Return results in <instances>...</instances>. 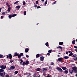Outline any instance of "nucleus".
<instances>
[{
	"label": "nucleus",
	"mask_w": 77,
	"mask_h": 77,
	"mask_svg": "<svg viewBox=\"0 0 77 77\" xmlns=\"http://www.w3.org/2000/svg\"><path fill=\"white\" fill-rule=\"evenodd\" d=\"M29 49L26 48L25 50V51L26 53H27V52H28L29 51Z\"/></svg>",
	"instance_id": "ddd939ff"
},
{
	"label": "nucleus",
	"mask_w": 77,
	"mask_h": 77,
	"mask_svg": "<svg viewBox=\"0 0 77 77\" xmlns=\"http://www.w3.org/2000/svg\"><path fill=\"white\" fill-rule=\"evenodd\" d=\"M3 56L2 55H0V58H3Z\"/></svg>",
	"instance_id": "4c0bfd02"
},
{
	"label": "nucleus",
	"mask_w": 77,
	"mask_h": 77,
	"mask_svg": "<svg viewBox=\"0 0 77 77\" xmlns=\"http://www.w3.org/2000/svg\"><path fill=\"white\" fill-rule=\"evenodd\" d=\"M11 8V7H10V8H8V12H9L10 11H11V10H10Z\"/></svg>",
	"instance_id": "bb28decb"
},
{
	"label": "nucleus",
	"mask_w": 77,
	"mask_h": 77,
	"mask_svg": "<svg viewBox=\"0 0 77 77\" xmlns=\"http://www.w3.org/2000/svg\"><path fill=\"white\" fill-rule=\"evenodd\" d=\"M53 51L52 50H49L48 51V52L51 53V52Z\"/></svg>",
	"instance_id": "a878e982"
},
{
	"label": "nucleus",
	"mask_w": 77,
	"mask_h": 77,
	"mask_svg": "<svg viewBox=\"0 0 77 77\" xmlns=\"http://www.w3.org/2000/svg\"><path fill=\"white\" fill-rule=\"evenodd\" d=\"M4 17L3 16H2L1 17V19H3V18Z\"/></svg>",
	"instance_id": "49530a36"
},
{
	"label": "nucleus",
	"mask_w": 77,
	"mask_h": 77,
	"mask_svg": "<svg viewBox=\"0 0 77 77\" xmlns=\"http://www.w3.org/2000/svg\"><path fill=\"white\" fill-rule=\"evenodd\" d=\"M24 55V54L23 53H20V54H19L18 55V58H20V57H21V56H23Z\"/></svg>",
	"instance_id": "6e6552de"
},
{
	"label": "nucleus",
	"mask_w": 77,
	"mask_h": 77,
	"mask_svg": "<svg viewBox=\"0 0 77 77\" xmlns=\"http://www.w3.org/2000/svg\"><path fill=\"white\" fill-rule=\"evenodd\" d=\"M47 0H46L45 3V5H47Z\"/></svg>",
	"instance_id": "79ce46f5"
},
{
	"label": "nucleus",
	"mask_w": 77,
	"mask_h": 77,
	"mask_svg": "<svg viewBox=\"0 0 77 77\" xmlns=\"http://www.w3.org/2000/svg\"><path fill=\"white\" fill-rule=\"evenodd\" d=\"M59 45H62L63 44V42H60L59 43Z\"/></svg>",
	"instance_id": "a211bd4d"
},
{
	"label": "nucleus",
	"mask_w": 77,
	"mask_h": 77,
	"mask_svg": "<svg viewBox=\"0 0 77 77\" xmlns=\"http://www.w3.org/2000/svg\"><path fill=\"white\" fill-rule=\"evenodd\" d=\"M56 69H57L58 71L60 72H63V70L61 68H60L59 67H58L56 68Z\"/></svg>",
	"instance_id": "f03ea898"
},
{
	"label": "nucleus",
	"mask_w": 77,
	"mask_h": 77,
	"mask_svg": "<svg viewBox=\"0 0 77 77\" xmlns=\"http://www.w3.org/2000/svg\"><path fill=\"white\" fill-rule=\"evenodd\" d=\"M5 12H4L2 13V15H5Z\"/></svg>",
	"instance_id": "c9c22d12"
},
{
	"label": "nucleus",
	"mask_w": 77,
	"mask_h": 77,
	"mask_svg": "<svg viewBox=\"0 0 77 77\" xmlns=\"http://www.w3.org/2000/svg\"><path fill=\"white\" fill-rule=\"evenodd\" d=\"M47 55H48V56H50V54L49 53H48L47 54Z\"/></svg>",
	"instance_id": "8fccbe9b"
},
{
	"label": "nucleus",
	"mask_w": 77,
	"mask_h": 77,
	"mask_svg": "<svg viewBox=\"0 0 77 77\" xmlns=\"http://www.w3.org/2000/svg\"><path fill=\"white\" fill-rule=\"evenodd\" d=\"M18 55V54L17 53V52L15 53L14 54V56H17Z\"/></svg>",
	"instance_id": "4be33fe9"
},
{
	"label": "nucleus",
	"mask_w": 77,
	"mask_h": 77,
	"mask_svg": "<svg viewBox=\"0 0 77 77\" xmlns=\"http://www.w3.org/2000/svg\"><path fill=\"white\" fill-rule=\"evenodd\" d=\"M41 1H42V2H44V0H41Z\"/></svg>",
	"instance_id": "0e129e2a"
},
{
	"label": "nucleus",
	"mask_w": 77,
	"mask_h": 77,
	"mask_svg": "<svg viewBox=\"0 0 77 77\" xmlns=\"http://www.w3.org/2000/svg\"><path fill=\"white\" fill-rule=\"evenodd\" d=\"M1 11H2V8H0V12H1Z\"/></svg>",
	"instance_id": "6e6d98bb"
},
{
	"label": "nucleus",
	"mask_w": 77,
	"mask_h": 77,
	"mask_svg": "<svg viewBox=\"0 0 77 77\" xmlns=\"http://www.w3.org/2000/svg\"><path fill=\"white\" fill-rule=\"evenodd\" d=\"M72 55H73V53L72 52H71V53L69 54V56H72Z\"/></svg>",
	"instance_id": "dca6fc26"
},
{
	"label": "nucleus",
	"mask_w": 77,
	"mask_h": 77,
	"mask_svg": "<svg viewBox=\"0 0 77 77\" xmlns=\"http://www.w3.org/2000/svg\"><path fill=\"white\" fill-rule=\"evenodd\" d=\"M20 60L21 61L20 63V64H21V63H23V60H22V59Z\"/></svg>",
	"instance_id": "7c9ffc66"
},
{
	"label": "nucleus",
	"mask_w": 77,
	"mask_h": 77,
	"mask_svg": "<svg viewBox=\"0 0 77 77\" xmlns=\"http://www.w3.org/2000/svg\"><path fill=\"white\" fill-rule=\"evenodd\" d=\"M75 51H77V49H75Z\"/></svg>",
	"instance_id": "338daca9"
},
{
	"label": "nucleus",
	"mask_w": 77,
	"mask_h": 77,
	"mask_svg": "<svg viewBox=\"0 0 77 77\" xmlns=\"http://www.w3.org/2000/svg\"><path fill=\"white\" fill-rule=\"evenodd\" d=\"M38 3H39V2L38 1H36V3L37 5H38Z\"/></svg>",
	"instance_id": "a18cd8bd"
},
{
	"label": "nucleus",
	"mask_w": 77,
	"mask_h": 77,
	"mask_svg": "<svg viewBox=\"0 0 77 77\" xmlns=\"http://www.w3.org/2000/svg\"><path fill=\"white\" fill-rule=\"evenodd\" d=\"M29 61H26V65H28V64H29Z\"/></svg>",
	"instance_id": "b1692460"
},
{
	"label": "nucleus",
	"mask_w": 77,
	"mask_h": 77,
	"mask_svg": "<svg viewBox=\"0 0 77 77\" xmlns=\"http://www.w3.org/2000/svg\"><path fill=\"white\" fill-rule=\"evenodd\" d=\"M58 60L59 62H61V61H62V60H63V58L62 57L59 58Z\"/></svg>",
	"instance_id": "9b49d317"
},
{
	"label": "nucleus",
	"mask_w": 77,
	"mask_h": 77,
	"mask_svg": "<svg viewBox=\"0 0 77 77\" xmlns=\"http://www.w3.org/2000/svg\"><path fill=\"white\" fill-rule=\"evenodd\" d=\"M62 69L63 70H66V69H67L65 67H62Z\"/></svg>",
	"instance_id": "4468645a"
},
{
	"label": "nucleus",
	"mask_w": 77,
	"mask_h": 77,
	"mask_svg": "<svg viewBox=\"0 0 77 77\" xmlns=\"http://www.w3.org/2000/svg\"><path fill=\"white\" fill-rule=\"evenodd\" d=\"M58 54H60L61 53L59 52V53H58Z\"/></svg>",
	"instance_id": "69168bd1"
},
{
	"label": "nucleus",
	"mask_w": 77,
	"mask_h": 77,
	"mask_svg": "<svg viewBox=\"0 0 77 77\" xmlns=\"http://www.w3.org/2000/svg\"><path fill=\"white\" fill-rule=\"evenodd\" d=\"M43 75L45 76V74L44 73V74H43Z\"/></svg>",
	"instance_id": "680f3d73"
},
{
	"label": "nucleus",
	"mask_w": 77,
	"mask_h": 77,
	"mask_svg": "<svg viewBox=\"0 0 77 77\" xmlns=\"http://www.w3.org/2000/svg\"><path fill=\"white\" fill-rule=\"evenodd\" d=\"M57 48H59L60 49H61V51L62 50V48L60 46H59Z\"/></svg>",
	"instance_id": "2eb2a0df"
},
{
	"label": "nucleus",
	"mask_w": 77,
	"mask_h": 77,
	"mask_svg": "<svg viewBox=\"0 0 77 77\" xmlns=\"http://www.w3.org/2000/svg\"><path fill=\"white\" fill-rule=\"evenodd\" d=\"M37 71H41V69L40 68H38L36 69Z\"/></svg>",
	"instance_id": "cd10ccee"
},
{
	"label": "nucleus",
	"mask_w": 77,
	"mask_h": 77,
	"mask_svg": "<svg viewBox=\"0 0 77 77\" xmlns=\"http://www.w3.org/2000/svg\"><path fill=\"white\" fill-rule=\"evenodd\" d=\"M57 56H58V57H60V55H57Z\"/></svg>",
	"instance_id": "052dcab7"
},
{
	"label": "nucleus",
	"mask_w": 77,
	"mask_h": 77,
	"mask_svg": "<svg viewBox=\"0 0 77 77\" xmlns=\"http://www.w3.org/2000/svg\"><path fill=\"white\" fill-rule=\"evenodd\" d=\"M75 41H76V42H77V39H76L75 40Z\"/></svg>",
	"instance_id": "774afa93"
},
{
	"label": "nucleus",
	"mask_w": 77,
	"mask_h": 77,
	"mask_svg": "<svg viewBox=\"0 0 77 77\" xmlns=\"http://www.w3.org/2000/svg\"><path fill=\"white\" fill-rule=\"evenodd\" d=\"M45 45L47 46V47H49V45H48V42H47L46 43Z\"/></svg>",
	"instance_id": "412c9836"
},
{
	"label": "nucleus",
	"mask_w": 77,
	"mask_h": 77,
	"mask_svg": "<svg viewBox=\"0 0 77 77\" xmlns=\"http://www.w3.org/2000/svg\"><path fill=\"white\" fill-rule=\"evenodd\" d=\"M9 3H7L6 4V5L7 6L8 5H9Z\"/></svg>",
	"instance_id": "4d7b16f0"
},
{
	"label": "nucleus",
	"mask_w": 77,
	"mask_h": 77,
	"mask_svg": "<svg viewBox=\"0 0 77 77\" xmlns=\"http://www.w3.org/2000/svg\"><path fill=\"white\" fill-rule=\"evenodd\" d=\"M53 3L54 4H56V1L54 2Z\"/></svg>",
	"instance_id": "5fc2aeb1"
},
{
	"label": "nucleus",
	"mask_w": 77,
	"mask_h": 77,
	"mask_svg": "<svg viewBox=\"0 0 77 77\" xmlns=\"http://www.w3.org/2000/svg\"><path fill=\"white\" fill-rule=\"evenodd\" d=\"M63 58L65 59H67L69 58V57L68 56H65L63 57Z\"/></svg>",
	"instance_id": "aec40b11"
},
{
	"label": "nucleus",
	"mask_w": 77,
	"mask_h": 77,
	"mask_svg": "<svg viewBox=\"0 0 77 77\" xmlns=\"http://www.w3.org/2000/svg\"><path fill=\"white\" fill-rule=\"evenodd\" d=\"M54 63L53 62H51V65H54Z\"/></svg>",
	"instance_id": "72a5a7b5"
},
{
	"label": "nucleus",
	"mask_w": 77,
	"mask_h": 77,
	"mask_svg": "<svg viewBox=\"0 0 77 77\" xmlns=\"http://www.w3.org/2000/svg\"><path fill=\"white\" fill-rule=\"evenodd\" d=\"M14 62V61H13V60H10L11 63H12V62Z\"/></svg>",
	"instance_id": "3c124183"
},
{
	"label": "nucleus",
	"mask_w": 77,
	"mask_h": 77,
	"mask_svg": "<svg viewBox=\"0 0 77 77\" xmlns=\"http://www.w3.org/2000/svg\"><path fill=\"white\" fill-rule=\"evenodd\" d=\"M26 57L28 58V57H29V55H26Z\"/></svg>",
	"instance_id": "de8ad7c7"
},
{
	"label": "nucleus",
	"mask_w": 77,
	"mask_h": 77,
	"mask_svg": "<svg viewBox=\"0 0 77 77\" xmlns=\"http://www.w3.org/2000/svg\"><path fill=\"white\" fill-rule=\"evenodd\" d=\"M75 73H77V69L75 70H74Z\"/></svg>",
	"instance_id": "ea45409f"
},
{
	"label": "nucleus",
	"mask_w": 77,
	"mask_h": 77,
	"mask_svg": "<svg viewBox=\"0 0 77 77\" xmlns=\"http://www.w3.org/2000/svg\"><path fill=\"white\" fill-rule=\"evenodd\" d=\"M7 6L8 7V8H10L11 7V6H10V5H9V4H8V5H7Z\"/></svg>",
	"instance_id": "37998d69"
},
{
	"label": "nucleus",
	"mask_w": 77,
	"mask_h": 77,
	"mask_svg": "<svg viewBox=\"0 0 77 77\" xmlns=\"http://www.w3.org/2000/svg\"><path fill=\"white\" fill-rule=\"evenodd\" d=\"M9 57L10 59H12V55H11V54H9L7 56V59H9Z\"/></svg>",
	"instance_id": "20e7f679"
},
{
	"label": "nucleus",
	"mask_w": 77,
	"mask_h": 77,
	"mask_svg": "<svg viewBox=\"0 0 77 77\" xmlns=\"http://www.w3.org/2000/svg\"><path fill=\"white\" fill-rule=\"evenodd\" d=\"M73 59L74 60H77V57L73 58Z\"/></svg>",
	"instance_id": "c85d7f7f"
},
{
	"label": "nucleus",
	"mask_w": 77,
	"mask_h": 77,
	"mask_svg": "<svg viewBox=\"0 0 77 77\" xmlns=\"http://www.w3.org/2000/svg\"><path fill=\"white\" fill-rule=\"evenodd\" d=\"M69 53H71V51H69Z\"/></svg>",
	"instance_id": "bf43d9fd"
},
{
	"label": "nucleus",
	"mask_w": 77,
	"mask_h": 77,
	"mask_svg": "<svg viewBox=\"0 0 77 77\" xmlns=\"http://www.w3.org/2000/svg\"><path fill=\"white\" fill-rule=\"evenodd\" d=\"M69 72L70 73V74H73L74 70L71 69H70L69 70Z\"/></svg>",
	"instance_id": "0eeeda50"
},
{
	"label": "nucleus",
	"mask_w": 77,
	"mask_h": 77,
	"mask_svg": "<svg viewBox=\"0 0 77 77\" xmlns=\"http://www.w3.org/2000/svg\"><path fill=\"white\" fill-rule=\"evenodd\" d=\"M24 75H27V77H29V76L30 77L31 75V74H30V73L26 72L24 73Z\"/></svg>",
	"instance_id": "423d86ee"
},
{
	"label": "nucleus",
	"mask_w": 77,
	"mask_h": 77,
	"mask_svg": "<svg viewBox=\"0 0 77 77\" xmlns=\"http://www.w3.org/2000/svg\"><path fill=\"white\" fill-rule=\"evenodd\" d=\"M15 16H17V14H12V15H10L8 16V17L11 19L12 17H15Z\"/></svg>",
	"instance_id": "7ed1b4c3"
},
{
	"label": "nucleus",
	"mask_w": 77,
	"mask_h": 77,
	"mask_svg": "<svg viewBox=\"0 0 77 77\" xmlns=\"http://www.w3.org/2000/svg\"><path fill=\"white\" fill-rule=\"evenodd\" d=\"M26 12H27L26 11H25L24 12V15H26Z\"/></svg>",
	"instance_id": "473e14b6"
},
{
	"label": "nucleus",
	"mask_w": 77,
	"mask_h": 77,
	"mask_svg": "<svg viewBox=\"0 0 77 77\" xmlns=\"http://www.w3.org/2000/svg\"><path fill=\"white\" fill-rule=\"evenodd\" d=\"M38 77H41V76L40 75H38Z\"/></svg>",
	"instance_id": "e2e57ef3"
},
{
	"label": "nucleus",
	"mask_w": 77,
	"mask_h": 77,
	"mask_svg": "<svg viewBox=\"0 0 77 77\" xmlns=\"http://www.w3.org/2000/svg\"><path fill=\"white\" fill-rule=\"evenodd\" d=\"M6 77H9V76L8 75H5Z\"/></svg>",
	"instance_id": "09e8293b"
},
{
	"label": "nucleus",
	"mask_w": 77,
	"mask_h": 77,
	"mask_svg": "<svg viewBox=\"0 0 77 77\" xmlns=\"http://www.w3.org/2000/svg\"><path fill=\"white\" fill-rule=\"evenodd\" d=\"M40 60L41 61H43L44 60V57H41L40 58Z\"/></svg>",
	"instance_id": "9d476101"
},
{
	"label": "nucleus",
	"mask_w": 77,
	"mask_h": 77,
	"mask_svg": "<svg viewBox=\"0 0 77 77\" xmlns=\"http://www.w3.org/2000/svg\"><path fill=\"white\" fill-rule=\"evenodd\" d=\"M68 70H65L64 71V73L65 74H68Z\"/></svg>",
	"instance_id": "f3484780"
},
{
	"label": "nucleus",
	"mask_w": 77,
	"mask_h": 77,
	"mask_svg": "<svg viewBox=\"0 0 77 77\" xmlns=\"http://www.w3.org/2000/svg\"><path fill=\"white\" fill-rule=\"evenodd\" d=\"M72 44H75V40H73L72 41Z\"/></svg>",
	"instance_id": "c756f323"
},
{
	"label": "nucleus",
	"mask_w": 77,
	"mask_h": 77,
	"mask_svg": "<svg viewBox=\"0 0 77 77\" xmlns=\"http://www.w3.org/2000/svg\"><path fill=\"white\" fill-rule=\"evenodd\" d=\"M14 74H18V71H16L14 72Z\"/></svg>",
	"instance_id": "f704fd0d"
},
{
	"label": "nucleus",
	"mask_w": 77,
	"mask_h": 77,
	"mask_svg": "<svg viewBox=\"0 0 77 77\" xmlns=\"http://www.w3.org/2000/svg\"><path fill=\"white\" fill-rule=\"evenodd\" d=\"M66 54H68V52L67 51L66 52Z\"/></svg>",
	"instance_id": "13d9d810"
},
{
	"label": "nucleus",
	"mask_w": 77,
	"mask_h": 77,
	"mask_svg": "<svg viewBox=\"0 0 77 77\" xmlns=\"http://www.w3.org/2000/svg\"><path fill=\"white\" fill-rule=\"evenodd\" d=\"M72 69H73V71H75V70L77 69V67L76 66H74L72 67Z\"/></svg>",
	"instance_id": "f8f14e48"
},
{
	"label": "nucleus",
	"mask_w": 77,
	"mask_h": 77,
	"mask_svg": "<svg viewBox=\"0 0 77 77\" xmlns=\"http://www.w3.org/2000/svg\"><path fill=\"white\" fill-rule=\"evenodd\" d=\"M37 9H39V8H41V7L40 6H37Z\"/></svg>",
	"instance_id": "c03bdc74"
},
{
	"label": "nucleus",
	"mask_w": 77,
	"mask_h": 77,
	"mask_svg": "<svg viewBox=\"0 0 77 77\" xmlns=\"http://www.w3.org/2000/svg\"><path fill=\"white\" fill-rule=\"evenodd\" d=\"M49 68L50 69H51V66H49Z\"/></svg>",
	"instance_id": "864d4df0"
},
{
	"label": "nucleus",
	"mask_w": 77,
	"mask_h": 77,
	"mask_svg": "<svg viewBox=\"0 0 77 77\" xmlns=\"http://www.w3.org/2000/svg\"><path fill=\"white\" fill-rule=\"evenodd\" d=\"M15 68V66H12L10 67V69H9V70H13V69H14Z\"/></svg>",
	"instance_id": "39448f33"
},
{
	"label": "nucleus",
	"mask_w": 77,
	"mask_h": 77,
	"mask_svg": "<svg viewBox=\"0 0 77 77\" xmlns=\"http://www.w3.org/2000/svg\"><path fill=\"white\" fill-rule=\"evenodd\" d=\"M46 77H51V75L48 74V75L46 76Z\"/></svg>",
	"instance_id": "e433bc0d"
},
{
	"label": "nucleus",
	"mask_w": 77,
	"mask_h": 77,
	"mask_svg": "<svg viewBox=\"0 0 77 77\" xmlns=\"http://www.w3.org/2000/svg\"><path fill=\"white\" fill-rule=\"evenodd\" d=\"M18 2H19V1H17V2H15L14 3V5H16V4H17V3H18Z\"/></svg>",
	"instance_id": "a19ab883"
},
{
	"label": "nucleus",
	"mask_w": 77,
	"mask_h": 77,
	"mask_svg": "<svg viewBox=\"0 0 77 77\" xmlns=\"http://www.w3.org/2000/svg\"><path fill=\"white\" fill-rule=\"evenodd\" d=\"M23 5H26V2H25L23 1Z\"/></svg>",
	"instance_id": "58836bf2"
},
{
	"label": "nucleus",
	"mask_w": 77,
	"mask_h": 77,
	"mask_svg": "<svg viewBox=\"0 0 77 77\" xmlns=\"http://www.w3.org/2000/svg\"><path fill=\"white\" fill-rule=\"evenodd\" d=\"M47 69H45V68H44L43 69L42 71L43 72H45L47 71Z\"/></svg>",
	"instance_id": "1a4fd4ad"
},
{
	"label": "nucleus",
	"mask_w": 77,
	"mask_h": 77,
	"mask_svg": "<svg viewBox=\"0 0 77 77\" xmlns=\"http://www.w3.org/2000/svg\"><path fill=\"white\" fill-rule=\"evenodd\" d=\"M34 7L35 8H36V7H37V5H34Z\"/></svg>",
	"instance_id": "603ef678"
},
{
	"label": "nucleus",
	"mask_w": 77,
	"mask_h": 77,
	"mask_svg": "<svg viewBox=\"0 0 77 77\" xmlns=\"http://www.w3.org/2000/svg\"><path fill=\"white\" fill-rule=\"evenodd\" d=\"M0 68H1L0 69V75L2 77H4L5 75V74H6V73L5 72H4V70L3 69H5L6 68V65L4 66V65H2L0 66Z\"/></svg>",
	"instance_id": "f257e3e1"
},
{
	"label": "nucleus",
	"mask_w": 77,
	"mask_h": 77,
	"mask_svg": "<svg viewBox=\"0 0 77 77\" xmlns=\"http://www.w3.org/2000/svg\"><path fill=\"white\" fill-rule=\"evenodd\" d=\"M36 58H38L39 57V54H38L36 55Z\"/></svg>",
	"instance_id": "6ab92c4d"
},
{
	"label": "nucleus",
	"mask_w": 77,
	"mask_h": 77,
	"mask_svg": "<svg viewBox=\"0 0 77 77\" xmlns=\"http://www.w3.org/2000/svg\"><path fill=\"white\" fill-rule=\"evenodd\" d=\"M26 64V62H23V63L22 65L23 66H24V65H25Z\"/></svg>",
	"instance_id": "393cba45"
},
{
	"label": "nucleus",
	"mask_w": 77,
	"mask_h": 77,
	"mask_svg": "<svg viewBox=\"0 0 77 77\" xmlns=\"http://www.w3.org/2000/svg\"><path fill=\"white\" fill-rule=\"evenodd\" d=\"M77 56V55L76 54H75L73 56H72V57H76Z\"/></svg>",
	"instance_id": "2f4dec72"
},
{
	"label": "nucleus",
	"mask_w": 77,
	"mask_h": 77,
	"mask_svg": "<svg viewBox=\"0 0 77 77\" xmlns=\"http://www.w3.org/2000/svg\"><path fill=\"white\" fill-rule=\"evenodd\" d=\"M20 8H21V6H20V5H18L16 6V8L17 9H20Z\"/></svg>",
	"instance_id": "5701e85b"
}]
</instances>
